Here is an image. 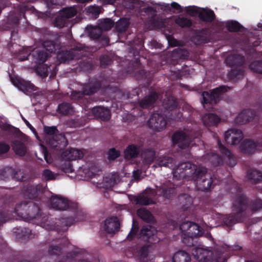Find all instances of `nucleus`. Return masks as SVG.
<instances>
[{"instance_id":"774afa93","label":"nucleus","mask_w":262,"mask_h":262,"mask_svg":"<svg viewBox=\"0 0 262 262\" xmlns=\"http://www.w3.org/2000/svg\"><path fill=\"white\" fill-rule=\"evenodd\" d=\"M120 155V151L115 148H112L108 151V159L110 160H114Z\"/></svg>"},{"instance_id":"37998d69","label":"nucleus","mask_w":262,"mask_h":262,"mask_svg":"<svg viewBox=\"0 0 262 262\" xmlns=\"http://www.w3.org/2000/svg\"><path fill=\"white\" fill-rule=\"evenodd\" d=\"M43 47L46 50L50 53H55L59 49V46L57 41L51 40H46L42 42Z\"/></svg>"},{"instance_id":"6e6552de","label":"nucleus","mask_w":262,"mask_h":262,"mask_svg":"<svg viewBox=\"0 0 262 262\" xmlns=\"http://www.w3.org/2000/svg\"><path fill=\"white\" fill-rule=\"evenodd\" d=\"M167 125L165 117L159 113H154L147 121L148 127L154 131L159 132L164 129Z\"/></svg>"},{"instance_id":"0e129e2a","label":"nucleus","mask_w":262,"mask_h":262,"mask_svg":"<svg viewBox=\"0 0 262 262\" xmlns=\"http://www.w3.org/2000/svg\"><path fill=\"white\" fill-rule=\"evenodd\" d=\"M61 169L65 173H72L74 171L73 165L70 161H66L62 164Z\"/></svg>"},{"instance_id":"c756f323","label":"nucleus","mask_w":262,"mask_h":262,"mask_svg":"<svg viewBox=\"0 0 262 262\" xmlns=\"http://www.w3.org/2000/svg\"><path fill=\"white\" fill-rule=\"evenodd\" d=\"M141 156L146 164H150L156 158V151L151 148H145L142 150Z\"/></svg>"},{"instance_id":"39448f33","label":"nucleus","mask_w":262,"mask_h":262,"mask_svg":"<svg viewBox=\"0 0 262 262\" xmlns=\"http://www.w3.org/2000/svg\"><path fill=\"white\" fill-rule=\"evenodd\" d=\"M229 89V88L228 86L221 85L213 89L211 93L204 92L202 95L203 97L202 104L204 105L208 103L210 104H216L220 101L222 95L227 92Z\"/></svg>"},{"instance_id":"f03ea898","label":"nucleus","mask_w":262,"mask_h":262,"mask_svg":"<svg viewBox=\"0 0 262 262\" xmlns=\"http://www.w3.org/2000/svg\"><path fill=\"white\" fill-rule=\"evenodd\" d=\"M51 207L57 210H69L73 213V216L62 219V224L70 227L74 223L83 221L85 219V212L78 207V203L69 201L61 196L52 195L50 199Z\"/></svg>"},{"instance_id":"f8f14e48","label":"nucleus","mask_w":262,"mask_h":262,"mask_svg":"<svg viewBox=\"0 0 262 262\" xmlns=\"http://www.w3.org/2000/svg\"><path fill=\"white\" fill-rule=\"evenodd\" d=\"M194 257L200 262H208L216 259L212 251L199 247H194L192 252Z\"/></svg>"},{"instance_id":"c9c22d12","label":"nucleus","mask_w":262,"mask_h":262,"mask_svg":"<svg viewBox=\"0 0 262 262\" xmlns=\"http://www.w3.org/2000/svg\"><path fill=\"white\" fill-rule=\"evenodd\" d=\"M140 152L139 148L134 144L128 145L124 151V157L126 159H131L138 157Z\"/></svg>"},{"instance_id":"f704fd0d","label":"nucleus","mask_w":262,"mask_h":262,"mask_svg":"<svg viewBox=\"0 0 262 262\" xmlns=\"http://www.w3.org/2000/svg\"><path fill=\"white\" fill-rule=\"evenodd\" d=\"M205 159H207L210 165L213 167L220 166L223 163V158L220 155L216 154H207L205 156Z\"/></svg>"},{"instance_id":"ea45409f","label":"nucleus","mask_w":262,"mask_h":262,"mask_svg":"<svg viewBox=\"0 0 262 262\" xmlns=\"http://www.w3.org/2000/svg\"><path fill=\"white\" fill-rule=\"evenodd\" d=\"M226 28L230 32H241L244 27L236 20H229L226 23Z\"/></svg>"},{"instance_id":"72a5a7b5","label":"nucleus","mask_w":262,"mask_h":262,"mask_svg":"<svg viewBox=\"0 0 262 262\" xmlns=\"http://www.w3.org/2000/svg\"><path fill=\"white\" fill-rule=\"evenodd\" d=\"M173 262H191L190 254L183 250L177 252L172 257Z\"/></svg>"},{"instance_id":"603ef678","label":"nucleus","mask_w":262,"mask_h":262,"mask_svg":"<svg viewBox=\"0 0 262 262\" xmlns=\"http://www.w3.org/2000/svg\"><path fill=\"white\" fill-rule=\"evenodd\" d=\"M59 12L60 14L63 15L65 18L69 19L75 16L77 11L75 8L70 7L63 8Z\"/></svg>"},{"instance_id":"7ed1b4c3","label":"nucleus","mask_w":262,"mask_h":262,"mask_svg":"<svg viewBox=\"0 0 262 262\" xmlns=\"http://www.w3.org/2000/svg\"><path fill=\"white\" fill-rule=\"evenodd\" d=\"M233 213L225 215L223 222L227 227H232L238 222H242L245 219V214L248 208V200L244 194H238L234 198L233 204Z\"/></svg>"},{"instance_id":"c03bdc74","label":"nucleus","mask_w":262,"mask_h":262,"mask_svg":"<svg viewBox=\"0 0 262 262\" xmlns=\"http://www.w3.org/2000/svg\"><path fill=\"white\" fill-rule=\"evenodd\" d=\"M174 160L173 158L168 156H162L158 158L157 164L159 166L172 168L173 166Z\"/></svg>"},{"instance_id":"aec40b11","label":"nucleus","mask_w":262,"mask_h":262,"mask_svg":"<svg viewBox=\"0 0 262 262\" xmlns=\"http://www.w3.org/2000/svg\"><path fill=\"white\" fill-rule=\"evenodd\" d=\"M12 83L23 92H32L35 90V86L29 81L18 78H12Z\"/></svg>"},{"instance_id":"f257e3e1","label":"nucleus","mask_w":262,"mask_h":262,"mask_svg":"<svg viewBox=\"0 0 262 262\" xmlns=\"http://www.w3.org/2000/svg\"><path fill=\"white\" fill-rule=\"evenodd\" d=\"M173 176L179 179L192 177L198 190L207 191L213 188L212 177L204 167H198L189 162L180 163L173 171Z\"/></svg>"},{"instance_id":"052dcab7","label":"nucleus","mask_w":262,"mask_h":262,"mask_svg":"<svg viewBox=\"0 0 262 262\" xmlns=\"http://www.w3.org/2000/svg\"><path fill=\"white\" fill-rule=\"evenodd\" d=\"M68 19L65 18L63 15L59 13V15L56 17L55 19V24L56 26L63 28L65 27L67 24Z\"/></svg>"},{"instance_id":"8fccbe9b","label":"nucleus","mask_w":262,"mask_h":262,"mask_svg":"<svg viewBox=\"0 0 262 262\" xmlns=\"http://www.w3.org/2000/svg\"><path fill=\"white\" fill-rule=\"evenodd\" d=\"M189 231H187L189 235H192L195 237H200L203 235L202 228L198 224L192 222Z\"/></svg>"},{"instance_id":"864d4df0","label":"nucleus","mask_w":262,"mask_h":262,"mask_svg":"<svg viewBox=\"0 0 262 262\" xmlns=\"http://www.w3.org/2000/svg\"><path fill=\"white\" fill-rule=\"evenodd\" d=\"M34 56L36 57L37 62L39 64H42L47 60L48 54L44 50H38L35 51V54L34 55Z\"/></svg>"},{"instance_id":"2f4dec72","label":"nucleus","mask_w":262,"mask_h":262,"mask_svg":"<svg viewBox=\"0 0 262 262\" xmlns=\"http://www.w3.org/2000/svg\"><path fill=\"white\" fill-rule=\"evenodd\" d=\"M138 216L143 221L148 223H154L155 218L151 213L147 209L144 208H141L137 211Z\"/></svg>"},{"instance_id":"423d86ee","label":"nucleus","mask_w":262,"mask_h":262,"mask_svg":"<svg viewBox=\"0 0 262 262\" xmlns=\"http://www.w3.org/2000/svg\"><path fill=\"white\" fill-rule=\"evenodd\" d=\"M257 111L252 109H245L238 114L235 119V122L238 124H245L252 120L258 119L262 112V103L258 104Z\"/></svg>"},{"instance_id":"5fc2aeb1","label":"nucleus","mask_w":262,"mask_h":262,"mask_svg":"<svg viewBox=\"0 0 262 262\" xmlns=\"http://www.w3.org/2000/svg\"><path fill=\"white\" fill-rule=\"evenodd\" d=\"M140 12L144 13L143 15H147L149 19L156 17L157 12V10L151 6L143 8L140 10Z\"/></svg>"},{"instance_id":"a19ab883","label":"nucleus","mask_w":262,"mask_h":262,"mask_svg":"<svg viewBox=\"0 0 262 262\" xmlns=\"http://www.w3.org/2000/svg\"><path fill=\"white\" fill-rule=\"evenodd\" d=\"M199 237H195L188 233H184L182 236V242L188 247H195L197 244V239Z\"/></svg>"},{"instance_id":"09e8293b","label":"nucleus","mask_w":262,"mask_h":262,"mask_svg":"<svg viewBox=\"0 0 262 262\" xmlns=\"http://www.w3.org/2000/svg\"><path fill=\"white\" fill-rule=\"evenodd\" d=\"M58 262H90L85 259H78L77 253L75 251H72L68 253L63 260Z\"/></svg>"},{"instance_id":"e433bc0d","label":"nucleus","mask_w":262,"mask_h":262,"mask_svg":"<svg viewBox=\"0 0 262 262\" xmlns=\"http://www.w3.org/2000/svg\"><path fill=\"white\" fill-rule=\"evenodd\" d=\"M217 145L220 149V151L223 156L225 158H227L231 162H233V163L231 164V166H234L235 165V162L233 159V155L231 151L223 145L220 140H218L217 141Z\"/></svg>"},{"instance_id":"20e7f679","label":"nucleus","mask_w":262,"mask_h":262,"mask_svg":"<svg viewBox=\"0 0 262 262\" xmlns=\"http://www.w3.org/2000/svg\"><path fill=\"white\" fill-rule=\"evenodd\" d=\"M102 85L101 82L97 79H93L88 83L83 85L82 91H73L71 94V99L77 102L81 103L85 95H91L98 92Z\"/></svg>"},{"instance_id":"5701e85b","label":"nucleus","mask_w":262,"mask_h":262,"mask_svg":"<svg viewBox=\"0 0 262 262\" xmlns=\"http://www.w3.org/2000/svg\"><path fill=\"white\" fill-rule=\"evenodd\" d=\"M225 62L231 67H241L245 63V57L240 54H232L227 57Z\"/></svg>"},{"instance_id":"f3484780","label":"nucleus","mask_w":262,"mask_h":262,"mask_svg":"<svg viewBox=\"0 0 262 262\" xmlns=\"http://www.w3.org/2000/svg\"><path fill=\"white\" fill-rule=\"evenodd\" d=\"M120 224L119 219L116 216H111L105 220L104 225V230L107 233H114L119 230Z\"/></svg>"},{"instance_id":"ddd939ff","label":"nucleus","mask_w":262,"mask_h":262,"mask_svg":"<svg viewBox=\"0 0 262 262\" xmlns=\"http://www.w3.org/2000/svg\"><path fill=\"white\" fill-rule=\"evenodd\" d=\"M242 132L237 129L231 128L225 133V140L227 143L231 145L238 144L243 139Z\"/></svg>"},{"instance_id":"2eb2a0df","label":"nucleus","mask_w":262,"mask_h":262,"mask_svg":"<svg viewBox=\"0 0 262 262\" xmlns=\"http://www.w3.org/2000/svg\"><path fill=\"white\" fill-rule=\"evenodd\" d=\"M27 215L25 220H32L40 219L41 215L40 204L32 201H28Z\"/></svg>"},{"instance_id":"bb28decb","label":"nucleus","mask_w":262,"mask_h":262,"mask_svg":"<svg viewBox=\"0 0 262 262\" xmlns=\"http://www.w3.org/2000/svg\"><path fill=\"white\" fill-rule=\"evenodd\" d=\"M12 149L16 155L19 156H24L27 151L26 144L18 140H15L11 143Z\"/></svg>"},{"instance_id":"473e14b6","label":"nucleus","mask_w":262,"mask_h":262,"mask_svg":"<svg viewBox=\"0 0 262 262\" xmlns=\"http://www.w3.org/2000/svg\"><path fill=\"white\" fill-rule=\"evenodd\" d=\"M134 202L137 205H148L155 204L152 199L146 193L140 194L134 197Z\"/></svg>"},{"instance_id":"a18cd8bd","label":"nucleus","mask_w":262,"mask_h":262,"mask_svg":"<svg viewBox=\"0 0 262 262\" xmlns=\"http://www.w3.org/2000/svg\"><path fill=\"white\" fill-rule=\"evenodd\" d=\"M244 75V70L241 68H233L228 73V76L231 80L242 78Z\"/></svg>"},{"instance_id":"c85d7f7f","label":"nucleus","mask_w":262,"mask_h":262,"mask_svg":"<svg viewBox=\"0 0 262 262\" xmlns=\"http://www.w3.org/2000/svg\"><path fill=\"white\" fill-rule=\"evenodd\" d=\"M28 205V201H24L16 204L14 209V212L19 217L25 219L27 215V211Z\"/></svg>"},{"instance_id":"69168bd1","label":"nucleus","mask_w":262,"mask_h":262,"mask_svg":"<svg viewBox=\"0 0 262 262\" xmlns=\"http://www.w3.org/2000/svg\"><path fill=\"white\" fill-rule=\"evenodd\" d=\"M100 62L102 67L105 68L111 64L112 60L108 55H102L100 57Z\"/></svg>"},{"instance_id":"9d476101","label":"nucleus","mask_w":262,"mask_h":262,"mask_svg":"<svg viewBox=\"0 0 262 262\" xmlns=\"http://www.w3.org/2000/svg\"><path fill=\"white\" fill-rule=\"evenodd\" d=\"M44 188L41 184H28L24 186L22 192L25 197L29 199H34L40 197L42 195Z\"/></svg>"},{"instance_id":"79ce46f5","label":"nucleus","mask_w":262,"mask_h":262,"mask_svg":"<svg viewBox=\"0 0 262 262\" xmlns=\"http://www.w3.org/2000/svg\"><path fill=\"white\" fill-rule=\"evenodd\" d=\"M189 55V53L186 49L181 48L174 49L172 52V57L176 59H186Z\"/></svg>"},{"instance_id":"3c124183","label":"nucleus","mask_w":262,"mask_h":262,"mask_svg":"<svg viewBox=\"0 0 262 262\" xmlns=\"http://www.w3.org/2000/svg\"><path fill=\"white\" fill-rule=\"evenodd\" d=\"M247 198L248 197L247 196ZM247 200H248V198H247ZM249 206L253 212L261 209H262V200L256 198L251 200L250 202L248 201V207Z\"/></svg>"},{"instance_id":"1a4fd4ad","label":"nucleus","mask_w":262,"mask_h":262,"mask_svg":"<svg viewBox=\"0 0 262 262\" xmlns=\"http://www.w3.org/2000/svg\"><path fill=\"white\" fill-rule=\"evenodd\" d=\"M156 233V230L153 226L149 225H144L140 230L139 237L149 244H153L159 241Z\"/></svg>"},{"instance_id":"393cba45","label":"nucleus","mask_w":262,"mask_h":262,"mask_svg":"<svg viewBox=\"0 0 262 262\" xmlns=\"http://www.w3.org/2000/svg\"><path fill=\"white\" fill-rule=\"evenodd\" d=\"M196 13L198 14L199 19L202 21L211 23L215 18L214 12L211 9H203L202 11H196Z\"/></svg>"},{"instance_id":"dca6fc26","label":"nucleus","mask_w":262,"mask_h":262,"mask_svg":"<svg viewBox=\"0 0 262 262\" xmlns=\"http://www.w3.org/2000/svg\"><path fill=\"white\" fill-rule=\"evenodd\" d=\"M175 188L172 184L169 182L163 183L159 186H156L157 194L166 199H170L172 198L175 193Z\"/></svg>"},{"instance_id":"4c0bfd02","label":"nucleus","mask_w":262,"mask_h":262,"mask_svg":"<svg viewBox=\"0 0 262 262\" xmlns=\"http://www.w3.org/2000/svg\"><path fill=\"white\" fill-rule=\"evenodd\" d=\"M163 106L167 110L173 111L177 107L178 102L174 97L168 96L164 100Z\"/></svg>"},{"instance_id":"cd10ccee","label":"nucleus","mask_w":262,"mask_h":262,"mask_svg":"<svg viewBox=\"0 0 262 262\" xmlns=\"http://www.w3.org/2000/svg\"><path fill=\"white\" fill-rule=\"evenodd\" d=\"M247 179L253 184H257L262 181V172L256 169H250L247 172Z\"/></svg>"},{"instance_id":"a211bd4d","label":"nucleus","mask_w":262,"mask_h":262,"mask_svg":"<svg viewBox=\"0 0 262 262\" xmlns=\"http://www.w3.org/2000/svg\"><path fill=\"white\" fill-rule=\"evenodd\" d=\"M13 233L15 234L17 238L24 241L34 238L35 234L32 232L31 230L25 227H15L13 229Z\"/></svg>"},{"instance_id":"0eeeda50","label":"nucleus","mask_w":262,"mask_h":262,"mask_svg":"<svg viewBox=\"0 0 262 262\" xmlns=\"http://www.w3.org/2000/svg\"><path fill=\"white\" fill-rule=\"evenodd\" d=\"M171 141L174 145L182 149L193 144L192 138L182 130L176 131L171 137Z\"/></svg>"},{"instance_id":"412c9836","label":"nucleus","mask_w":262,"mask_h":262,"mask_svg":"<svg viewBox=\"0 0 262 262\" xmlns=\"http://www.w3.org/2000/svg\"><path fill=\"white\" fill-rule=\"evenodd\" d=\"M158 99L157 92H151L148 96H145L139 102V106L142 108H147L152 107Z\"/></svg>"},{"instance_id":"4be33fe9","label":"nucleus","mask_w":262,"mask_h":262,"mask_svg":"<svg viewBox=\"0 0 262 262\" xmlns=\"http://www.w3.org/2000/svg\"><path fill=\"white\" fill-rule=\"evenodd\" d=\"M91 112L95 117L103 121H108L111 118L110 111L108 108L101 106L94 107Z\"/></svg>"},{"instance_id":"e2e57ef3","label":"nucleus","mask_w":262,"mask_h":262,"mask_svg":"<svg viewBox=\"0 0 262 262\" xmlns=\"http://www.w3.org/2000/svg\"><path fill=\"white\" fill-rule=\"evenodd\" d=\"M25 178V174L23 171L19 169H14V174L12 175V179L23 181Z\"/></svg>"},{"instance_id":"13d9d810","label":"nucleus","mask_w":262,"mask_h":262,"mask_svg":"<svg viewBox=\"0 0 262 262\" xmlns=\"http://www.w3.org/2000/svg\"><path fill=\"white\" fill-rule=\"evenodd\" d=\"M48 253L51 256H58L62 254L63 251L61 247L58 246H50L49 247Z\"/></svg>"},{"instance_id":"9b49d317","label":"nucleus","mask_w":262,"mask_h":262,"mask_svg":"<svg viewBox=\"0 0 262 262\" xmlns=\"http://www.w3.org/2000/svg\"><path fill=\"white\" fill-rule=\"evenodd\" d=\"M259 148H262V140L254 141L252 139H245L239 147L241 151L246 155L253 154Z\"/></svg>"},{"instance_id":"680f3d73","label":"nucleus","mask_w":262,"mask_h":262,"mask_svg":"<svg viewBox=\"0 0 262 262\" xmlns=\"http://www.w3.org/2000/svg\"><path fill=\"white\" fill-rule=\"evenodd\" d=\"M138 230H139L138 225L137 224H136L134 221L133 223L132 229L127 236V239L128 241H132L134 238V237L135 236L136 234L137 233Z\"/></svg>"},{"instance_id":"7c9ffc66","label":"nucleus","mask_w":262,"mask_h":262,"mask_svg":"<svg viewBox=\"0 0 262 262\" xmlns=\"http://www.w3.org/2000/svg\"><path fill=\"white\" fill-rule=\"evenodd\" d=\"M205 125L209 126H216L220 121V118L215 114L209 113L202 118Z\"/></svg>"},{"instance_id":"338daca9","label":"nucleus","mask_w":262,"mask_h":262,"mask_svg":"<svg viewBox=\"0 0 262 262\" xmlns=\"http://www.w3.org/2000/svg\"><path fill=\"white\" fill-rule=\"evenodd\" d=\"M102 35L101 30L98 29H93L89 32L90 38L94 40H99Z\"/></svg>"},{"instance_id":"58836bf2","label":"nucleus","mask_w":262,"mask_h":262,"mask_svg":"<svg viewBox=\"0 0 262 262\" xmlns=\"http://www.w3.org/2000/svg\"><path fill=\"white\" fill-rule=\"evenodd\" d=\"M129 24V18H121L116 23V29L118 32L123 33L127 30Z\"/></svg>"},{"instance_id":"bf43d9fd","label":"nucleus","mask_w":262,"mask_h":262,"mask_svg":"<svg viewBox=\"0 0 262 262\" xmlns=\"http://www.w3.org/2000/svg\"><path fill=\"white\" fill-rule=\"evenodd\" d=\"M203 30L199 33H196L194 37V40L198 44L205 43L208 42V38L206 35L202 33Z\"/></svg>"},{"instance_id":"6ab92c4d","label":"nucleus","mask_w":262,"mask_h":262,"mask_svg":"<svg viewBox=\"0 0 262 262\" xmlns=\"http://www.w3.org/2000/svg\"><path fill=\"white\" fill-rule=\"evenodd\" d=\"M83 49L82 46H76L70 50L62 51L58 54L57 57L60 62H66L67 61L73 60L76 58L75 52L77 51H81Z\"/></svg>"},{"instance_id":"49530a36","label":"nucleus","mask_w":262,"mask_h":262,"mask_svg":"<svg viewBox=\"0 0 262 262\" xmlns=\"http://www.w3.org/2000/svg\"><path fill=\"white\" fill-rule=\"evenodd\" d=\"M14 168L12 167L7 166L0 170V180L7 181L10 178H12L14 174Z\"/></svg>"},{"instance_id":"b1692460","label":"nucleus","mask_w":262,"mask_h":262,"mask_svg":"<svg viewBox=\"0 0 262 262\" xmlns=\"http://www.w3.org/2000/svg\"><path fill=\"white\" fill-rule=\"evenodd\" d=\"M84 155L83 152L76 148H71L62 152V156L66 161H73L81 159Z\"/></svg>"},{"instance_id":"4d7b16f0","label":"nucleus","mask_w":262,"mask_h":262,"mask_svg":"<svg viewBox=\"0 0 262 262\" xmlns=\"http://www.w3.org/2000/svg\"><path fill=\"white\" fill-rule=\"evenodd\" d=\"M249 68L255 73L262 74V60L253 61L250 63Z\"/></svg>"},{"instance_id":"6e6d98bb","label":"nucleus","mask_w":262,"mask_h":262,"mask_svg":"<svg viewBox=\"0 0 262 262\" xmlns=\"http://www.w3.org/2000/svg\"><path fill=\"white\" fill-rule=\"evenodd\" d=\"M71 108L72 107L71 104L67 102H63L58 105L57 111L61 114L67 115L70 113Z\"/></svg>"},{"instance_id":"4468645a","label":"nucleus","mask_w":262,"mask_h":262,"mask_svg":"<svg viewBox=\"0 0 262 262\" xmlns=\"http://www.w3.org/2000/svg\"><path fill=\"white\" fill-rule=\"evenodd\" d=\"M50 147L57 151H61L65 149L68 145V140L62 134H59L52 137L49 141Z\"/></svg>"},{"instance_id":"de8ad7c7","label":"nucleus","mask_w":262,"mask_h":262,"mask_svg":"<svg viewBox=\"0 0 262 262\" xmlns=\"http://www.w3.org/2000/svg\"><path fill=\"white\" fill-rule=\"evenodd\" d=\"M174 22L182 28H190L192 26L191 19L185 17L178 16L175 19Z\"/></svg>"},{"instance_id":"a878e982","label":"nucleus","mask_w":262,"mask_h":262,"mask_svg":"<svg viewBox=\"0 0 262 262\" xmlns=\"http://www.w3.org/2000/svg\"><path fill=\"white\" fill-rule=\"evenodd\" d=\"M149 245H144L138 251L140 262H152L154 258L149 255Z\"/></svg>"}]
</instances>
